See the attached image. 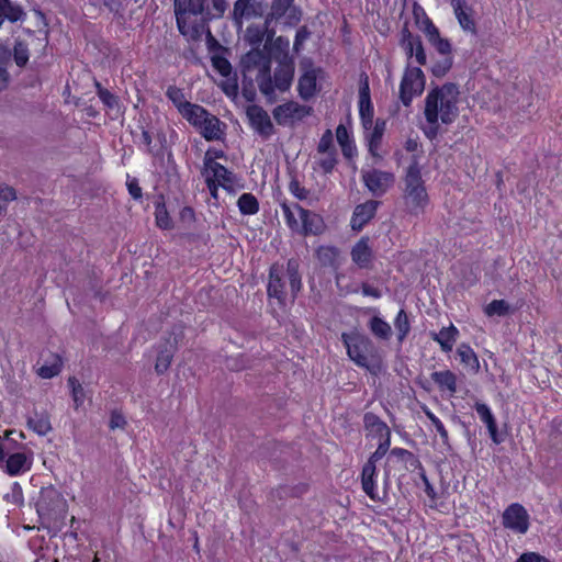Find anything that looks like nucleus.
Masks as SVG:
<instances>
[{
	"label": "nucleus",
	"mask_w": 562,
	"mask_h": 562,
	"mask_svg": "<svg viewBox=\"0 0 562 562\" xmlns=\"http://www.w3.org/2000/svg\"><path fill=\"white\" fill-rule=\"evenodd\" d=\"M432 339L437 341L441 349L446 352L452 350V346L458 335V329L450 325L449 327H442L439 333H432Z\"/></svg>",
	"instance_id": "nucleus-32"
},
{
	"label": "nucleus",
	"mask_w": 562,
	"mask_h": 562,
	"mask_svg": "<svg viewBox=\"0 0 562 562\" xmlns=\"http://www.w3.org/2000/svg\"><path fill=\"white\" fill-rule=\"evenodd\" d=\"M308 490V485L305 483H299L294 486H280L277 490V494L280 498L284 497H300L305 494Z\"/></svg>",
	"instance_id": "nucleus-47"
},
{
	"label": "nucleus",
	"mask_w": 562,
	"mask_h": 562,
	"mask_svg": "<svg viewBox=\"0 0 562 562\" xmlns=\"http://www.w3.org/2000/svg\"><path fill=\"white\" fill-rule=\"evenodd\" d=\"M317 75L308 71L300 76L297 92L302 100L308 101L317 93Z\"/></svg>",
	"instance_id": "nucleus-21"
},
{
	"label": "nucleus",
	"mask_w": 562,
	"mask_h": 562,
	"mask_svg": "<svg viewBox=\"0 0 562 562\" xmlns=\"http://www.w3.org/2000/svg\"><path fill=\"white\" fill-rule=\"evenodd\" d=\"M517 308H512L505 300H493L484 307V313L487 316H506L514 313Z\"/></svg>",
	"instance_id": "nucleus-39"
},
{
	"label": "nucleus",
	"mask_w": 562,
	"mask_h": 562,
	"mask_svg": "<svg viewBox=\"0 0 562 562\" xmlns=\"http://www.w3.org/2000/svg\"><path fill=\"white\" fill-rule=\"evenodd\" d=\"M226 158V154L222 149L209 148L204 155V168L202 175L204 176L209 171H213L214 165H221L215 159Z\"/></svg>",
	"instance_id": "nucleus-44"
},
{
	"label": "nucleus",
	"mask_w": 562,
	"mask_h": 562,
	"mask_svg": "<svg viewBox=\"0 0 562 562\" xmlns=\"http://www.w3.org/2000/svg\"><path fill=\"white\" fill-rule=\"evenodd\" d=\"M295 74V63L294 60L281 61L279 60L278 67L274 70L273 81L276 83V88L281 92L288 91L293 82Z\"/></svg>",
	"instance_id": "nucleus-15"
},
{
	"label": "nucleus",
	"mask_w": 562,
	"mask_h": 562,
	"mask_svg": "<svg viewBox=\"0 0 562 562\" xmlns=\"http://www.w3.org/2000/svg\"><path fill=\"white\" fill-rule=\"evenodd\" d=\"M381 204L380 201L369 200L358 204L352 213L350 226L355 232H360L375 216L376 210Z\"/></svg>",
	"instance_id": "nucleus-12"
},
{
	"label": "nucleus",
	"mask_w": 562,
	"mask_h": 562,
	"mask_svg": "<svg viewBox=\"0 0 562 562\" xmlns=\"http://www.w3.org/2000/svg\"><path fill=\"white\" fill-rule=\"evenodd\" d=\"M423 411L426 415V417L431 422V424L435 426L436 430L438 431L441 440H442V443L448 447V449H451V446L449 443V436H448V431L447 429L445 428L443 424L440 422V419L434 414L431 413L427 407H423Z\"/></svg>",
	"instance_id": "nucleus-45"
},
{
	"label": "nucleus",
	"mask_w": 562,
	"mask_h": 562,
	"mask_svg": "<svg viewBox=\"0 0 562 562\" xmlns=\"http://www.w3.org/2000/svg\"><path fill=\"white\" fill-rule=\"evenodd\" d=\"M383 134L379 131L370 130L364 133V139L367 142L368 150L373 157L381 158L378 150L382 144Z\"/></svg>",
	"instance_id": "nucleus-42"
},
{
	"label": "nucleus",
	"mask_w": 562,
	"mask_h": 562,
	"mask_svg": "<svg viewBox=\"0 0 562 562\" xmlns=\"http://www.w3.org/2000/svg\"><path fill=\"white\" fill-rule=\"evenodd\" d=\"M503 526L519 533H526L529 528V515L518 503L509 505L503 513Z\"/></svg>",
	"instance_id": "nucleus-10"
},
{
	"label": "nucleus",
	"mask_w": 562,
	"mask_h": 562,
	"mask_svg": "<svg viewBox=\"0 0 562 562\" xmlns=\"http://www.w3.org/2000/svg\"><path fill=\"white\" fill-rule=\"evenodd\" d=\"M166 95L173 103L179 113H182L183 110L187 109V105L191 104V102L186 100L182 89L176 86L168 87Z\"/></svg>",
	"instance_id": "nucleus-40"
},
{
	"label": "nucleus",
	"mask_w": 562,
	"mask_h": 562,
	"mask_svg": "<svg viewBox=\"0 0 562 562\" xmlns=\"http://www.w3.org/2000/svg\"><path fill=\"white\" fill-rule=\"evenodd\" d=\"M316 257L324 268L337 269L339 266V249L335 246H321L316 250Z\"/></svg>",
	"instance_id": "nucleus-28"
},
{
	"label": "nucleus",
	"mask_w": 562,
	"mask_h": 562,
	"mask_svg": "<svg viewBox=\"0 0 562 562\" xmlns=\"http://www.w3.org/2000/svg\"><path fill=\"white\" fill-rule=\"evenodd\" d=\"M300 262L296 258H290L286 262V274L293 299L297 296L302 289L301 274L299 271Z\"/></svg>",
	"instance_id": "nucleus-29"
},
{
	"label": "nucleus",
	"mask_w": 562,
	"mask_h": 562,
	"mask_svg": "<svg viewBox=\"0 0 562 562\" xmlns=\"http://www.w3.org/2000/svg\"><path fill=\"white\" fill-rule=\"evenodd\" d=\"M14 61L19 67H24L29 61V49L23 42H16L13 48Z\"/></svg>",
	"instance_id": "nucleus-52"
},
{
	"label": "nucleus",
	"mask_w": 562,
	"mask_h": 562,
	"mask_svg": "<svg viewBox=\"0 0 562 562\" xmlns=\"http://www.w3.org/2000/svg\"><path fill=\"white\" fill-rule=\"evenodd\" d=\"M425 75L419 67L407 66L400 85V99L409 106L414 95H419L425 89Z\"/></svg>",
	"instance_id": "nucleus-4"
},
{
	"label": "nucleus",
	"mask_w": 562,
	"mask_h": 562,
	"mask_svg": "<svg viewBox=\"0 0 562 562\" xmlns=\"http://www.w3.org/2000/svg\"><path fill=\"white\" fill-rule=\"evenodd\" d=\"M457 352H458L462 363H464L465 366H469L471 369H473L474 372H479L480 361L477 359L476 353L473 351V349L469 345L461 344L458 347Z\"/></svg>",
	"instance_id": "nucleus-38"
},
{
	"label": "nucleus",
	"mask_w": 562,
	"mask_h": 562,
	"mask_svg": "<svg viewBox=\"0 0 562 562\" xmlns=\"http://www.w3.org/2000/svg\"><path fill=\"white\" fill-rule=\"evenodd\" d=\"M290 192L299 200H305L308 195V190L301 187L297 179L293 178L289 184Z\"/></svg>",
	"instance_id": "nucleus-63"
},
{
	"label": "nucleus",
	"mask_w": 562,
	"mask_h": 562,
	"mask_svg": "<svg viewBox=\"0 0 562 562\" xmlns=\"http://www.w3.org/2000/svg\"><path fill=\"white\" fill-rule=\"evenodd\" d=\"M289 46L290 42L288 37L280 35L276 37L269 47L265 48V50H268V55L271 56V59L273 58L277 63H279V60H294V58L289 54Z\"/></svg>",
	"instance_id": "nucleus-22"
},
{
	"label": "nucleus",
	"mask_w": 562,
	"mask_h": 562,
	"mask_svg": "<svg viewBox=\"0 0 562 562\" xmlns=\"http://www.w3.org/2000/svg\"><path fill=\"white\" fill-rule=\"evenodd\" d=\"M176 350V342H171L170 340H166L158 346V355L155 364V370L158 374H162L169 369Z\"/></svg>",
	"instance_id": "nucleus-20"
},
{
	"label": "nucleus",
	"mask_w": 562,
	"mask_h": 562,
	"mask_svg": "<svg viewBox=\"0 0 562 562\" xmlns=\"http://www.w3.org/2000/svg\"><path fill=\"white\" fill-rule=\"evenodd\" d=\"M252 1L254 0H237L234 3V9H233L232 15H233V20L237 24L241 23V20L248 13V9Z\"/></svg>",
	"instance_id": "nucleus-55"
},
{
	"label": "nucleus",
	"mask_w": 562,
	"mask_h": 562,
	"mask_svg": "<svg viewBox=\"0 0 562 562\" xmlns=\"http://www.w3.org/2000/svg\"><path fill=\"white\" fill-rule=\"evenodd\" d=\"M395 329L397 330V340L402 342L411 330V324L405 310H400L394 321Z\"/></svg>",
	"instance_id": "nucleus-41"
},
{
	"label": "nucleus",
	"mask_w": 562,
	"mask_h": 562,
	"mask_svg": "<svg viewBox=\"0 0 562 562\" xmlns=\"http://www.w3.org/2000/svg\"><path fill=\"white\" fill-rule=\"evenodd\" d=\"M65 510L66 501L64 496L53 485L42 487L36 501L37 514L41 517H52Z\"/></svg>",
	"instance_id": "nucleus-6"
},
{
	"label": "nucleus",
	"mask_w": 562,
	"mask_h": 562,
	"mask_svg": "<svg viewBox=\"0 0 562 562\" xmlns=\"http://www.w3.org/2000/svg\"><path fill=\"white\" fill-rule=\"evenodd\" d=\"M225 128L226 124L223 123L217 116L210 113L207 120L200 130L202 136L206 140L212 142L223 139L225 135Z\"/></svg>",
	"instance_id": "nucleus-19"
},
{
	"label": "nucleus",
	"mask_w": 562,
	"mask_h": 562,
	"mask_svg": "<svg viewBox=\"0 0 562 562\" xmlns=\"http://www.w3.org/2000/svg\"><path fill=\"white\" fill-rule=\"evenodd\" d=\"M336 138L341 147V153L345 158L352 159L357 154L355 142L344 124H339L336 128Z\"/></svg>",
	"instance_id": "nucleus-23"
},
{
	"label": "nucleus",
	"mask_w": 562,
	"mask_h": 562,
	"mask_svg": "<svg viewBox=\"0 0 562 562\" xmlns=\"http://www.w3.org/2000/svg\"><path fill=\"white\" fill-rule=\"evenodd\" d=\"M60 368H61L60 361H56L55 363H53L50 366H47V364L42 366L38 369L37 373L43 379H50L60 372Z\"/></svg>",
	"instance_id": "nucleus-62"
},
{
	"label": "nucleus",
	"mask_w": 562,
	"mask_h": 562,
	"mask_svg": "<svg viewBox=\"0 0 562 562\" xmlns=\"http://www.w3.org/2000/svg\"><path fill=\"white\" fill-rule=\"evenodd\" d=\"M459 87L454 82H446L434 87L425 99V119L429 126L424 130L426 137L435 139L439 134V119L446 125L452 124L459 116Z\"/></svg>",
	"instance_id": "nucleus-1"
},
{
	"label": "nucleus",
	"mask_w": 562,
	"mask_h": 562,
	"mask_svg": "<svg viewBox=\"0 0 562 562\" xmlns=\"http://www.w3.org/2000/svg\"><path fill=\"white\" fill-rule=\"evenodd\" d=\"M430 44L437 49V52L445 57L451 56L452 47L449 40L443 38L440 34L430 42Z\"/></svg>",
	"instance_id": "nucleus-59"
},
{
	"label": "nucleus",
	"mask_w": 562,
	"mask_h": 562,
	"mask_svg": "<svg viewBox=\"0 0 562 562\" xmlns=\"http://www.w3.org/2000/svg\"><path fill=\"white\" fill-rule=\"evenodd\" d=\"M516 562H551V561L537 552H525L516 560Z\"/></svg>",
	"instance_id": "nucleus-64"
},
{
	"label": "nucleus",
	"mask_w": 562,
	"mask_h": 562,
	"mask_svg": "<svg viewBox=\"0 0 562 562\" xmlns=\"http://www.w3.org/2000/svg\"><path fill=\"white\" fill-rule=\"evenodd\" d=\"M302 16H303V11L300 7H296V5H292L290 8V10H288L286 14L283 16L284 18V26H288V27H293V26H296L301 20H302Z\"/></svg>",
	"instance_id": "nucleus-56"
},
{
	"label": "nucleus",
	"mask_w": 562,
	"mask_h": 562,
	"mask_svg": "<svg viewBox=\"0 0 562 562\" xmlns=\"http://www.w3.org/2000/svg\"><path fill=\"white\" fill-rule=\"evenodd\" d=\"M95 87L97 93L105 106L109 109H114L117 106V99L114 94L104 89L98 81L95 82Z\"/></svg>",
	"instance_id": "nucleus-57"
},
{
	"label": "nucleus",
	"mask_w": 562,
	"mask_h": 562,
	"mask_svg": "<svg viewBox=\"0 0 562 562\" xmlns=\"http://www.w3.org/2000/svg\"><path fill=\"white\" fill-rule=\"evenodd\" d=\"M250 358L246 355H239L226 360V367L232 371H241L250 367Z\"/></svg>",
	"instance_id": "nucleus-54"
},
{
	"label": "nucleus",
	"mask_w": 562,
	"mask_h": 562,
	"mask_svg": "<svg viewBox=\"0 0 562 562\" xmlns=\"http://www.w3.org/2000/svg\"><path fill=\"white\" fill-rule=\"evenodd\" d=\"M370 238L368 236L361 237L352 247L350 256L352 261L361 269L370 267L374 255L369 245Z\"/></svg>",
	"instance_id": "nucleus-16"
},
{
	"label": "nucleus",
	"mask_w": 562,
	"mask_h": 562,
	"mask_svg": "<svg viewBox=\"0 0 562 562\" xmlns=\"http://www.w3.org/2000/svg\"><path fill=\"white\" fill-rule=\"evenodd\" d=\"M212 66L223 76L228 78L232 74V65L224 56L213 55L211 57Z\"/></svg>",
	"instance_id": "nucleus-49"
},
{
	"label": "nucleus",
	"mask_w": 562,
	"mask_h": 562,
	"mask_svg": "<svg viewBox=\"0 0 562 562\" xmlns=\"http://www.w3.org/2000/svg\"><path fill=\"white\" fill-rule=\"evenodd\" d=\"M265 38V30L257 24H251L247 27L245 33V40L254 47L260 48V45Z\"/></svg>",
	"instance_id": "nucleus-43"
},
{
	"label": "nucleus",
	"mask_w": 562,
	"mask_h": 562,
	"mask_svg": "<svg viewBox=\"0 0 562 562\" xmlns=\"http://www.w3.org/2000/svg\"><path fill=\"white\" fill-rule=\"evenodd\" d=\"M451 4L454 9L456 16L461 25V27L465 31H472L475 33V23L473 19L464 11V7L467 5L465 0H451Z\"/></svg>",
	"instance_id": "nucleus-36"
},
{
	"label": "nucleus",
	"mask_w": 562,
	"mask_h": 562,
	"mask_svg": "<svg viewBox=\"0 0 562 562\" xmlns=\"http://www.w3.org/2000/svg\"><path fill=\"white\" fill-rule=\"evenodd\" d=\"M143 143H145L148 147L149 154H151L154 158V164L164 166L165 156L171 157V153L167 147V138L166 134L158 132L156 134H149L148 132L143 131Z\"/></svg>",
	"instance_id": "nucleus-11"
},
{
	"label": "nucleus",
	"mask_w": 562,
	"mask_h": 562,
	"mask_svg": "<svg viewBox=\"0 0 562 562\" xmlns=\"http://www.w3.org/2000/svg\"><path fill=\"white\" fill-rule=\"evenodd\" d=\"M364 429L369 432V436L381 437L387 430L389 426L374 413L368 412L363 416Z\"/></svg>",
	"instance_id": "nucleus-27"
},
{
	"label": "nucleus",
	"mask_w": 562,
	"mask_h": 562,
	"mask_svg": "<svg viewBox=\"0 0 562 562\" xmlns=\"http://www.w3.org/2000/svg\"><path fill=\"white\" fill-rule=\"evenodd\" d=\"M312 112V106L303 105L295 101H286L283 104L277 105L272 110V115L278 125L294 127L296 122L311 115Z\"/></svg>",
	"instance_id": "nucleus-5"
},
{
	"label": "nucleus",
	"mask_w": 562,
	"mask_h": 562,
	"mask_svg": "<svg viewBox=\"0 0 562 562\" xmlns=\"http://www.w3.org/2000/svg\"><path fill=\"white\" fill-rule=\"evenodd\" d=\"M293 3L294 0H273L270 9V19L280 20L286 14Z\"/></svg>",
	"instance_id": "nucleus-46"
},
{
	"label": "nucleus",
	"mask_w": 562,
	"mask_h": 562,
	"mask_svg": "<svg viewBox=\"0 0 562 562\" xmlns=\"http://www.w3.org/2000/svg\"><path fill=\"white\" fill-rule=\"evenodd\" d=\"M341 341L347 349L348 357L358 367L367 369L375 376L382 372V358L378 347L370 337L355 329L349 333H342Z\"/></svg>",
	"instance_id": "nucleus-2"
},
{
	"label": "nucleus",
	"mask_w": 562,
	"mask_h": 562,
	"mask_svg": "<svg viewBox=\"0 0 562 562\" xmlns=\"http://www.w3.org/2000/svg\"><path fill=\"white\" fill-rule=\"evenodd\" d=\"M27 425L40 436H45L52 430L50 420L46 413H35L27 419Z\"/></svg>",
	"instance_id": "nucleus-35"
},
{
	"label": "nucleus",
	"mask_w": 562,
	"mask_h": 562,
	"mask_svg": "<svg viewBox=\"0 0 562 562\" xmlns=\"http://www.w3.org/2000/svg\"><path fill=\"white\" fill-rule=\"evenodd\" d=\"M283 276L284 271L282 266L274 263L270 267L267 292L270 297H276L280 303H283L286 297Z\"/></svg>",
	"instance_id": "nucleus-14"
},
{
	"label": "nucleus",
	"mask_w": 562,
	"mask_h": 562,
	"mask_svg": "<svg viewBox=\"0 0 562 562\" xmlns=\"http://www.w3.org/2000/svg\"><path fill=\"white\" fill-rule=\"evenodd\" d=\"M246 116L251 128L263 139H269L274 133V125L268 112L258 104L246 108Z\"/></svg>",
	"instance_id": "nucleus-9"
},
{
	"label": "nucleus",
	"mask_w": 562,
	"mask_h": 562,
	"mask_svg": "<svg viewBox=\"0 0 562 562\" xmlns=\"http://www.w3.org/2000/svg\"><path fill=\"white\" fill-rule=\"evenodd\" d=\"M32 464V460L23 452H16L9 456L7 460V472L10 475H19L27 470H30Z\"/></svg>",
	"instance_id": "nucleus-24"
},
{
	"label": "nucleus",
	"mask_w": 562,
	"mask_h": 562,
	"mask_svg": "<svg viewBox=\"0 0 562 562\" xmlns=\"http://www.w3.org/2000/svg\"><path fill=\"white\" fill-rule=\"evenodd\" d=\"M237 206L243 215H255L259 211L258 199L252 193H243L237 200Z\"/></svg>",
	"instance_id": "nucleus-37"
},
{
	"label": "nucleus",
	"mask_w": 562,
	"mask_h": 562,
	"mask_svg": "<svg viewBox=\"0 0 562 562\" xmlns=\"http://www.w3.org/2000/svg\"><path fill=\"white\" fill-rule=\"evenodd\" d=\"M474 408L481 420L486 425L492 441L496 445L502 443L504 437L498 432L497 423L491 408L485 403L481 402H476Z\"/></svg>",
	"instance_id": "nucleus-17"
},
{
	"label": "nucleus",
	"mask_w": 562,
	"mask_h": 562,
	"mask_svg": "<svg viewBox=\"0 0 562 562\" xmlns=\"http://www.w3.org/2000/svg\"><path fill=\"white\" fill-rule=\"evenodd\" d=\"M3 9V20L8 19L11 22H16L21 19L23 11L19 5L13 4L10 0H1Z\"/></svg>",
	"instance_id": "nucleus-48"
},
{
	"label": "nucleus",
	"mask_w": 562,
	"mask_h": 562,
	"mask_svg": "<svg viewBox=\"0 0 562 562\" xmlns=\"http://www.w3.org/2000/svg\"><path fill=\"white\" fill-rule=\"evenodd\" d=\"M155 220L157 226L161 229L168 231L173 228V222L166 209L162 195H159L155 201Z\"/></svg>",
	"instance_id": "nucleus-33"
},
{
	"label": "nucleus",
	"mask_w": 562,
	"mask_h": 562,
	"mask_svg": "<svg viewBox=\"0 0 562 562\" xmlns=\"http://www.w3.org/2000/svg\"><path fill=\"white\" fill-rule=\"evenodd\" d=\"M405 200L409 214L419 215L428 203V194L422 178V171L417 158L408 166L405 176Z\"/></svg>",
	"instance_id": "nucleus-3"
},
{
	"label": "nucleus",
	"mask_w": 562,
	"mask_h": 562,
	"mask_svg": "<svg viewBox=\"0 0 562 562\" xmlns=\"http://www.w3.org/2000/svg\"><path fill=\"white\" fill-rule=\"evenodd\" d=\"M452 65H453L452 56H447L443 59L438 60L432 65L431 74L436 78H442L452 68Z\"/></svg>",
	"instance_id": "nucleus-50"
},
{
	"label": "nucleus",
	"mask_w": 562,
	"mask_h": 562,
	"mask_svg": "<svg viewBox=\"0 0 562 562\" xmlns=\"http://www.w3.org/2000/svg\"><path fill=\"white\" fill-rule=\"evenodd\" d=\"M294 209L300 213L302 221L301 232L304 236L307 235H321L325 232L326 225L323 217L310 210L303 209L300 204L294 203Z\"/></svg>",
	"instance_id": "nucleus-13"
},
{
	"label": "nucleus",
	"mask_w": 562,
	"mask_h": 562,
	"mask_svg": "<svg viewBox=\"0 0 562 562\" xmlns=\"http://www.w3.org/2000/svg\"><path fill=\"white\" fill-rule=\"evenodd\" d=\"M267 56L268 54L265 52V49L254 47L241 57V72H249L254 68L258 67L267 58Z\"/></svg>",
	"instance_id": "nucleus-31"
},
{
	"label": "nucleus",
	"mask_w": 562,
	"mask_h": 562,
	"mask_svg": "<svg viewBox=\"0 0 562 562\" xmlns=\"http://www.w3.org/2000/svg\"><path fill=\"white\" fill-rule=\"evenodd\" d=\"M368 327L373 336L382 340H389L392 336V328L389 323H386L380 316H373L370 318L368 323Z\"/></svg>",
	"instance_id": "nucleus-34"
},
{
	"label": "nucleus",
	"mask_w": 562,
	"mask_h": 562,
	"mask_svg": "<svg viewBox=\"0 0 562 562\" xmlns=\"http://www.w3.org/2000/svg\"><path fill=\"white\" fill-rule=\"evenodd\" d=\"M68 383L71 386L72 398L76 404V408H78L83 403V398H85L83 387L75 378H69Z\"/></svg>",
	"instance_id": "nucleus-60"
},
{
	"label": "nucleus",
	"mask_w": 562,
	"mask_h": 562,
	"mask_svg": "<svg viewBox=\"0 0 562 562\" xmlns=\"http://www.w3.org/2000/svg\"><path fill=\"white\" fill-rule=\"evenodd\" d=\"M241 85H243V89H241L243 97L248 102H254L257 98V92L255 89L254 80H252V78L247 76V72H243Z\"/></svg>",
	"instance_id": "nucleus-53"
},
{
	"label": "nucleus",
	"mask_w": 562,
	"mask_h": 562,
	"mask_svg": "<svg viewBox=\"0 0 562 562\" xmlns=\"http://www.w3.org/2000/svg\"><path fill=\"white\" fill-rule=\"evenodd\" d=\"M180 114L194 127L201 128L207 120L210 112L200 104L191 103Z\"/></svg>",
	"instance_id": "nucleus-25"
},
{
	"label": "nucleus",
	"mask_w": 562,
	"mask_h": 562,
	"mask_svg": "<svg viewBox=\"0 0 562 562\" xmlns=\"http://www.w3.org/2000/svg\"><path fill=\"white\" fill-rule=\"evenodd\" d=\"M418 27L424 32L429 43L440 34L438 27L428 16H425V19L422 20V23L418 24Z\"/></svg>",
	"instance_id": "nucleus-58"
},
{
	"label": "nucleus",
	"mask_w": 562,
	"mask_h": 562,
	"mask_svg": "<svg viewBox=\"0 0 562 562\" xmlns=\"http://www.w3.org/2000/svg\"><path fill=\"white\" fill-rule=\"evenodd\" d=\"M362 181L373 196H382L394 186L395 176L380 169L362 170Z\"/></svg>",
	"instance_id": "nucleus-8"
},
{
	"label": "nucleus",
	"mask_w": 562,
	"mask_h": 562,
	"mask_svg": "<svg viewBox=\"0 0 562 562\" xmlns=\"http://www.w3.org/2000/svg\"><path fill=\"white\" fill-rule=\"evenodd\" d=\"M431 379L440 390H447L451 394L457 392V375L452 371H435L431 373Z\"/></svg>",
	"instance_id": "nucleus-30"
},
{
	"label": "nucleus",
	"mask_w": 562,
	"mask_h": 562,
	"mask_svg": "<svg viewBox=\"0 0 562 562\" xmlns=\"http://www.w3.org/2000/svg\"><path fill=\"white\" fill-rule=\"evenodd\" d=\"M359 114L360 117H373L374 109L371 102L370 88L368 83V77L361 82L359 88Z\"/></svg>",
	"instance_id": "nucleus-26"
},
{
	"label": "nucleus",
	"mask_w": 562,
	"mask_h": 562,
	"mask_svg": "<svg viewBox=\"0 0 562 562\" xmlns=\"http://www.w3.org/2000/svg\"><path fill=\"white\" fill-rule=\"evenodd\" d=\"M211 172L213 175V178L216 180L217 184L221 186L228 193H236V189L234 188L235 184L239 189L244 188V184L239 183L240 179L223 165H214L213 171Z\"/></svg>",
	"instance_id": "nucleus-18"
},
{
	"label": "nucleus",
	"mask_w": 562,
	"mask_h": 562,
	"mask_svg": "<svg viewBox=\"0 0 562 562\" xmlns=\"http://www.w3.org/2000/svg\"><path fill=\"white\" fill-rule=\"evenodd\" d=\"M327 156L319 160V167L325 175L331 173L338 162L337 153H325Z\"/></svg>",
	"instance_id": "nucleus-61"
},
{
	"label": "nucleus",
	"mask_w": 562,
	"mask_h": 562,
	"mask_svg": "<svg viewBox=\"0 0 562 562\" xmlns=\"http://www.w3.org/2000/svg\"><path fill=\"white\" fill-rule=\"evenodd\" d=\"M331 150L334 153H337V149L334 145V135L330 130H326L319 139V143L317 145V151L319 154H325L331 153Z\"/></svg>",
	"instance_id": "nucleus-51"
},
{
	"label": "nucleus",
	"mask_w": 562,
	"mask_h": 562,
	"mask_svg": "<svg viewBox=\"0 0 562 562\" xmlns=\"http://www.w3.org/2000/svg\"><path fill=\"white\" fill-rule=\"evenodd\" d=\"M387 451L376 448V450L369 457L368 461L364 463L361 473V484L363 492L372 499L384 502L383 496H379V493L375 491V474H376V462L381 460Z\"/></svg>",
	"instance_id": "nucleus-7"
}]
</instances>
